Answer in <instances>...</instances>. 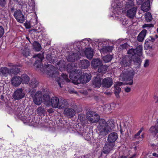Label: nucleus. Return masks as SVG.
<instances>
[{"mask_svg":"<svg viewBox=\"0 0 158 158\" xmlns=\"http://www.w3.org/2000/svg\"><path fill=\"white\" fill-rule=\"evenodd\" d=\"M33 58H36V61L35 63L34 66L36 68H40L42 72L45 71L47 74L51 77H55L58 75V73L56 68L54 66L47 64L43 67L42 64V61L44 58L43 54H39L34 55Z\"/></svg>","mask_w":158,"mask_h":158,"instance_id":"obj_1","label":"nucleus"},{"mask_svg":"<svg viewBox=\"0 0 158 158\" xmlns=\"http://www.w3.org/2000/svg\"><path fill=\"white\" fill-rule=\"evenodd\" d=\"M85 55L88 59H91L93 56V51L92 49L89 48L86 49L84 51L79 52L78 53H73L72 55H69L67 57V60L69 62L75 61L80 58V56Z\"/></svg>","mask_w":158,"mask_h":158,"instance_id":"obj_2","label":"nucleus"},{"mask_svg":"<svg viewBox=\"0 0 158 158\" xmlns=\"http://www.w3.org/2000/svg\"><path fill=\"white\" fill-rule=\"evenodd\" d=\"M59 101L58 98L56 97H52L51 98L48 94H44L43 95V102L48 107L52 106L53 108H57Z\"/></svg>","mask_w":158,"mask_h":158,"instance_id":"obj_3","label":"nucleus"},{"mask_svg":"<svg viewBox=\"0 0 158 158\" xmlns=\"http://www.w3.org/2000/svg\"><path fill=\"white\" fill-rule=\"evenodd\" d=\"M77 64L75 63H72L68 64L67 66V71L69 73V77L72 80L76 75L79 76L82 74L81 70H77Z\"/></svg>","mask_w":158,"mask_h":158,"instance_id":"obj_4","label":"nucleus"},{"mask_svg":"<svg viewBox=\"0 0 158 158\" xmlns=\"http://www.w3.org/2000/svg\"><path fill=\"white\" fill-rule=\"evenodd\" d=\"M135 74L134 71L132 70L123 71L121 74L119 80L121 81H129L126 83L127 85H131L133 84V79Z\"/></svg>","mask_w":158,"mask_h":158,"instance_id":"obj_5","label":"nucleus"},{"mask_svg":"<svg viewBox=\"0 0 158 158\" xmlns=\"http://www.w3.org/2000/svg\"><path fill=\"white\" fill-rule=\"evenodd\" d=\"M81 74L79 76L76 75L72 80L73 83L75 84L81 83H86L89 82L91 78V75L87 73H84L82 76Z\"/></svg>","mask_w":158,"mask_h":158,"instance_id":"obj_6","label":"nucleus"},{"mask_svg":"<svg viewBox=\"0 0 158 158\" xmlns=\"http://www.w3.org/2000/svg\"><path fill=\"white\" fill-rule=\"evenodd\" d=\"M97 127L99 131L100 135H105L109 132L108 124L106 121L103 119H99Z\"/></svg>","mask_w":158,"mask_h":158,"instance_id":"obj_7","label":"nucleus"},{"mask_svg":"<svg viewBox=\"0 0 158 158\" xmlns=\"http://www.w3.org/2000/svg\"><path fill=\"white\" fill-rule=\"evenodd\" d=\"M134 3L133 2H128L127 6L128 8H131L127 11V15L129 18L133 19L135 16L137 8L136 6H134Z\"/></svg>","mask_w":158,"mask_h":158,"instance_id":"obj_8","label":"nucleus"},{"mask_svg":"<svg viewBox=\"0 0 158 158\" xmlns=\"http://www.w3.org/2000/svg\"><path fill=\"white\" fill-rule=\"evenodd\" d=\"M116 139H107L106 143L103 147L102 152L105 154L109 153L114 146Z\"/></svg>","mask_w":158,"mask_h":158,"instance_id":"obj_9","label":"nucleus"},{"mask_svg":"<svg viewBox=\"0 0 158 158\" xmlns=\"http://www.w3.org/2000/svg\"><path fill=\"white\" fill-rule=\"evenodd\" d=\"M86 118L88 121L91 123H95L99 120V116L95 112L89 111L86 113Z\"/></svg>","mask_w":158,"mask_h":158,"instance_id":"obj_10","label":"nucleus"},{"mask_svg":"<svg viewBox=\"0 0 158 158\" xmlns=\"http://www.w3.org/2000/svg\"><path fill=\"white\" fill-rule=\"evenodd\" d=\"M77 109V107L75 108V110L69 108H66L64 110V114L69 117H73L75 114L76 112L78 113L81 111V109L79 110Z\"/></svg>","mask_w":158,"mask_h":158,"instance_id":"obj_11","label":"nucleus"},{"mask_svg":"<svg viewBox=\"0 0 158 158\" xmlns=\"http://www.w3.org/2000/svg\"><path fill=\"white\" fill-rule=\"evenodd\" d=\"M102 75L97 74V76L94 77L92 81V86L94 88H98L102 85L101 82V77Z\"/></svg>","mask_w":158,"mask_h":158,"instance_id":"obj_12","label":"nucleus"},{"mask_svg":"<svg viewBox=\"0 0 158 158\" xmlns=\"http://www.w3.org/2000/svg\"><path fill=\"white\" fill-rule=\"evenodd\" d=\"M25 94V93L22 89H19L14 92L13 96L15 100H19L23 98Z\"/></svg>","mask_w":158,"mask_h":158,"instance_id":"obj_13","label":"nucleus"},{"mask_svg":"<svg viewBox=\"0 0 158 158\" xmlns=\"http://www.w3.org/2000/svg\"><path fill=\"white\" fill-rule=\"evenodd\" d=\"M14 16L17 21L20 23H23L25 20L24 16L19 10H17L15 12Z\"/></svg>","mask_w":158,"mask_h":158,"instance_id":"obj_14","label":"nucleus"},{"mask_svg":"<svg viewBox=\"0 0 158 158\" xmlns=\"http://www.w3.org/2000/svg\"><path fill=\"white\" fill-rule=\"evenodd\" d=\"M43 100L41 91H38L36 93L33 98V102L37 105H40Z\"/></svg>","mask_w":158,"mask_h":158,"instance_id":"obj_15","label":"nucleus"},{"mask_svg":"<svg viewBox=\"0 0 158 158\" xmlns=\"http://www.w3.org/2000/svg\"><path fill=\"white\" fill-rule=\"evenodd\" d=\"M113 83V80L112 78L108 77L102 80V86L103 87L108 88L112 86Z\"/></svg>","mask_w":158,"mask_h":158,"instance_id":"obj_16","label":"nucleus"},{"mask_svg":"<svg viewBox=\"0 0 158 158\" xmlns=\"http://www.w3.org/2000/svg\"><path fill=\"white\" fill-rule=\"evenodd\" d=\"M56 81L58 82L59 85L60 87H62L61 84H63L65 82H69V79L68 78V76L64 73L61 74V77L60 78H57Z\"/></svg>","mask_w":158,"mask_h":158,"instance_id":"obj_17","label":"nucleus"},{"mask_svg":"<svg viewBox=\"0 0 158 158\" xmlns=\"http://www.w3.org/2000/svg\"><path fill=\"white\" fill-rule=\"evenodd\" d=\"M131 61V60L128 57L126 56L123 57L120 62V64L122 67H125L129 66L130 65Z\"/></svg>","mask_w":158,"mask_h":158,"instance_id":"obj_18","label":"nucleus"},{"mask_svg":"<svg viewBox=\"0 0 158 158\" xmlns=\"http://www.w3.org/2000/svg\"><path fill=\"white\" fill-rule=\"evenodd\" d=\"M9 66H12V67L10 69V75L12 76L13 75H17L20 71L19 69L15 65H12L9 64Z\"/></svg>","mask_w":158,"mask_h":158,"instance_id":"obj_19","label":"nucleus"},{"mask_svg":"<svg viewBox=\"0 0 158 158\" xmlns=\"http://www.w3.org/2000/svg\"><path fill=\"white\" fill-rule=\"evenodd\" d=\"M78 65L81 68L85 69L89 66L90 63L87 60H81Z\"/></svg>","mask_w":158,"mask_h":158,"instance_id":"obj_20","label":"nucleus"},{"mask_svg":"<svg viewBox=\"0 0 158 158\" xmlns=\"http://www.w3.org/2000/svg\"><path fill=\"white\" fill-rule=\"evenodd\" d=\"M12 84L16 86L19 85L21 83L20 77L16 76L12 78L11 79Z\"/></svg>","mask_w":158,"mask_h":158,"instance_id":"obj_21","label":"nucleus"},{"mask_svg":"<svg viewBox=\"0 0 158 158\" xmlns=\"http://www.w3.org/2000/svg\"><path fill=\"white\" fill-rule=\"evenodd\" d=\"M58 104L57 108L60 109H65L68 106V102L65 100L61 99L59 101Z\"/></svg>","mask_w":158,"mask_h":158,"instance_id":"obj_22","label":"nucleus"},{"mask_svg":"<svg viewBox=\"0 0 158 158\" xmlns=\"http://www.w3.org/2000/svg\"><path fill=\"white\" fill-rule=\"evenodd\" d=\"M113 47L110 46H105L100 49L101 53L105 54L111 52L113 49Z\"/></svg>","mask_w":158,"mask_h":158,"instance_id":"obj_23","label":"nucleus"},{"mask_svg":"<svg viewBox=\"0 0 158 158\" xmlns=\"http://www.w3.org/2000/svg\"><path fill=\"white\" fill-rule=\"evenodd\" d=\"M9 74L10 69L6 67H2L0 68V75H3L6 77Z\"/></svg>","mask_w":158,"mask_h":158,"instance_id":"obj_24","label":"nucleus"},{"mask_svg":"<svg viewBox=\"0 0 158 158\" xmlns=\"http://www.w3.org/2000/svg\"><path fill=\"white\" fill-rule=\"evenodd\" d=\"M150 3L149 0H147L143 3L141 6V10L145 12L148 11L150 9Z\"/></svg>","mask_w":158,"mask_h":158,"instance_id":"obj_25","label":"nucleus"},{"mask_svg":"<svg viewBox=\"0 0 158 158\" xmlns=\"http://www.w3.org/2000/svg\"><path fill=\"white\" fill-rule=\"evenodd\" d=\"M21 83L23 84H27L28 83L30 78L26 74H24L22 75L20 77Z\"/></svg>","mask_w":158,"mask_h":158,"instance_id":"obj_26","label":"nucleus"},{"mask_svg":"<svg viewBox=\"0 0 158 158\" xmlns=\"http://www.w3.org/2000/svg\"><path fill=\"white\" fill-rule=\"evenodd\" d=\"M147 31L146 30H143L139 34L137 37V40L139 42H142L144 40L146 36Z\"/></svg>","mask_w":158,"mask_h":158,"instance_id":"obj_27","label":"nucleus"},{"mask_svg":"<svg viewBox=\"0 0 158 158\" xmlns=\"http://www.w3.org/2000/svg\"><path fill=\"white\" fill-rule=\"evenodd\" d=\"M102 61L99 59H93L92 61V66L94 68H96L99 66L101 65Z\"/></svg>","mask_w":158,"mask_h":158,"instance_id":"obj_28","label":"nucleus"},{"mask_svg":"<svg viewBox=\"0 0 158 158\" xmlns=\"http://www.w3.org/2000/svg\"><path fill=\"white\" fill-rule=\"evenodd\" d=\"M56 68L61 71H62L65 69V64L64 62L60 60L57 63L56 65Z\"/></svg>","mask_w":158,"mask_h":158,"instance_id":"obj_29","label":"nucleus"},{"mask_svg":"<svg viewBox=\"0 0 158 158\" xmlns=\"http://www.w3.org/2000/svg\"><path fill=\"white\" fill-rule=\"evenodd\" d=\"M143 130L144 128L143 127H142L141 128L138 132L135 135V138H136L138 137H139V138H144L145 137L144 133H142L140 135L141 133Z\"/></svg>","mask_w":158,"mask_h":158,"instance_id":"obj_30","label":"nucleus"},{"mask_svg":"<svg viewBox=\"0 0 158 158\" xmlns=\"http://www.w3.org/2000/svg\"><path fill=\"white\" fill-rule=\"evenodd\" d=\"M149 131L152 135H155L158 133V127L157 126H152L149 129Z\"/></svg>","mask_w":158,"mask_h":158,"instance_id":"obj_31","label":"nucleus"},{"mask_svg":"<svg viewBox=\"0 0 158 158\" xmlns=\"http://www.w3.org/2000/svg\"><path fill=\"white\" fill-rule=\"evenodd\" d=\"M33 46L34 49L36 51H39L41 50V45L37 41H35L33 43Z\"/></svg>","mask_w":158,"mask_h":158,"instance_id":"obj_32","label":"nucleus"},{"mask_svg":"<svg viewBox=\"0 0 158 158\" xmlns=\"http://www.w3.org/2000/svg\"><path fill=\"white\" fill-rule=\"evenodd\" d=\"M135 49L136 55L139 56L142 55L143 47L142 45H139Z\"/></svg>","mask_w":158,"mask_h":158,"instance_id":"obj_33","label":"nucleus"},{"mask_svg":"<svg viewBox=\"0 0 158 158\" xmlns=\"http://www.w3.org/2000/svg\"><path fill=\"white\" fill-rule=\"evenodd\" d=\"M133 60L135 65L139 68L141 62L142 60L139 57H135L133 58Z\"/></svg>","mask_w":158,"mask_h":158,"instance_id":"obj_34","label":"nucleus"},{"mask_svg":"<svg viewBox=\"0 0 158 158\" xmlns=\"http://www.w3.org/2000/svg\"><path fill=\"white\" fill-rule=\"evenodd\" d=\"M108 66L101 65L98 69V72L99 73H106Z\"/></svg>","mask_w":158,"mask_h":158,"instance_id":"obj_35","label":"nucleus"},{"mask_svg":"<svg viewBox=\"0 0 158 158\" xmlns=\"http://www.w3.org/2000/svg\"><path fill=\"white\" fill-rule=\"evenodd\" d=\"M108 127L109 128V131L110 130H112L114 128V121L112 119L108 120L107 122Z\"/></svg>","mask_w":158,"mask_h":158,"instance_id":"obj_36","label":"nucleus"},{"mask_svg":"<svg viewBox=\"0 0 158 158\" xmlns=\"http://www.w3.org/2000/svg\"><path fill=\"white\" fill-rule=\"evenodd\" d=\"M38 84V82L35 79L31 80L29 83L30 86L32 88L36 87Z\"/></svg>","mask_w":158,"mask_h":158,"instance_id":"obj_37","label":"nucleus"},{"mask_svg":"<svg viewBox=\"0 0 158 158\" xmlns=\"http://www.w3.org/2000/svg\"><path fill=\"white\" fill-rule=\"evenodd\" d=\"M145 18L147 22H150L152 19V18L151 13L147 12L145 14Z\"/></svg>","mask_w":158,"mask_h":158,"instance_id":"obj_38","label":"nucleus"},{"mask_svg":"<svg viewBox=\"0 0 158 158\" xmlns=\"http://www.w3.org/2000/svg\"><path fill=\"white\" fill-rule=\"evenodd\" d=\"M112 56L110 55H107L103 57V60L106 63L109 62L112 59Z\"/></svg>","mask_w":158,"mask_h":158,"instance_id":"obj_39","label":"nucleus"},{"mask_svg":"<svg viewBox=\"0 0 158 158\" xmlns=\"http://www.w3.org/2000/svg\"><path fill=\"white\" fill-rule=\"evenodd\" d=\"M22 53L23 55L26 57L29 56L30 55L29 49L28 48H26L23 50Z\"/></svg>","mask_w":158,"mask_h":158,"instance_id":"obj_40","label":"nucleus"},{"mask_svg":"<svg viewBox=\"0 0 158 158\" xmlns=\"http://www.w3.org/2000/svg\"><path fill=\"white\" fill-rule=\"evenodd\" d=\"M118 135L115 132H112L110 134L108 138H118Z\"/></svg>","mask_w":158,"mask_h":158,"instance_id":"obj_41","label":"nucleus"},{"mask_svg":"<svg viewBox=\"0 0 158 158\" xmlns=\"http://www.w3.org/2000/svg\"><path fill=\"white\" fill-rule=\"evenodd\" d=\"M115 89L114 91V94L117 97H119V93L121 91V88L119 87H114Z\"/></svg>","mask_w":158,"mask_h":158,"instance_id":"obj_42","label":"nucleus"},{"mask_svg":"<svg viewBox=\"0 0 158 158\" xmlns=\"http://www.w3.org/2000/svg\"><path fill=\"white\" fill-rule=\"evenodd\" d=\"M38 113L39 115H41L44 113V108L42 107H39L37 110Z\"/></svg>","mask_w":158,"mask_h":158,"instance_id":"obj_43","label":"nucleus"},{"mask_svg":"<svg viewBox=\"0 0 158 158\" xmlns=\"http://www.w3.org/2000/svg\"><path fill=\"white\" fill-rule=\"evenodd\" d=\"M128 54L131 55L133 56L135 55H136L135 49L133 48L130 49L127 52Z\"/></svg>","mask_w":158,"mask_h":158,"instance_id":"obj_44","label":"nucleus"},{"mask_svg":"<svg viewBox=\"0 0 158 158\" xmlns=\"http://www.w3.org/2000/svg\"><path fill=\"white\" fill-rule=\"evenodd\" d=\"M49 56H50V58L49 57L48 59V60L49 61H51L53 63L56 61V59L55 57L54 56H53L52 55L48 54V57H49Z\"/></svg>","mask_w":158,"mask_h":158,"instance_id":"obj_45","label":"nucleus"},{"mask_svg":"<svg viewBox=\"0 0 158 158\" xmlns=\"http://www.w3.org/2000/svg\"><path fill=\"white\" fill-rule=\"evenodd\" d=\"M28 4L29 6L31 7L32 9H33L35 6V2L33 0H31L28 1Z\"/></svg>","mask_w":158,"mask_h":158,"instance_id":"obj_46","label":"nucleus"},{"mask_svg":"<svg viewBox=\"0 0 158 158\" xmlns=\"http://www.w3.org/2000/svg\"><path fill=\"white\" fill-rule=\"evenodd\" d=\"M127 130V127L125 124H124L123 126V127H121L120 126V131L121 134H123V133L125 131V130Z\"/></svg>","mask_w":158,"mask_h":158,"instance_id":"obj_47","label":"nucleus"},{"mask_svg":"<svg viewBox=\"0 0 158 158\" xmlns=\"http://www.w3.org/2000/svg\"><path fill=\"white\" fill-rule=\"evenodd\" d=\"M6 4V0H0V6L3 8Z\"/></svg>","mask_w":158,"mask_h":158,"instance_id":"obj_48","label":"nucleus"},{"mask_svg":"<svg viewBox=\"0 0 158 158\" xmlns=\"http://www.w3.org/2000/svg\"><path fill=\"white\" fill-rule=\"evenodd\" d=\"M4 33V30L3 27L0 26V38L3 35Z\"/></svg>","mask_w":158,"mask_h":158,"instance_id":"obj_49","label":"nucleus"},{"mask_svg":"<svg viewBox=\"0 0 158 158\" xmlns=\"http://www.w3.org/2000/svg\"><path fill=\"white\" fill-rule=\"evenodd\" d=\"M154 26V25L153 24H145L143 26V28H149L151 27H153Z\"/></svg>","mask_w":158,"mask_h":158,"instance_id":"obj_50","label":"nucleus"},{"mask_svg":"<svg viewBox=\"0 0 158 158\" xmlns=\"http://www.w3.org/2000/svg\"><path fill=\"white\" fill-rule=\"evenodd\" d=\"M149 65V61L148 60H145V63L144 64L143 66L144 67H147Z\"/></svg>","mask_w":158,"mask_h":158,"instance_id":"obj_51","label":"nucleus"},{"mask_svg":"<svg viewBox=\"0 0 158 158\" xmlns=\"http://www.w3.org/2000/svg\"><path fill=\"white\" fill-rule=\"evenodd\" d=\"M123 84V83L121 82H117L114 85V87H119Z\"/></svg>","mask_w":158,"mask_h":158,"instance_id":"obj_52","label":"nucleus"},{"mask_svg":"<svg viewBox=\"0 0 158 158\" xmlns=\"http://www.w3.org/2000/svg\"><path fill=\"white\" fill-rule=\"evenodd\" d=\"M131 89L130 88L128 87L125 88V90L126 92L128 93L131 91Z\"/></svg>","mask_w":158,"mask_h":158,"instance_id":"obj_53","label":"nucleus"},{"mask_svg":"<svg viewBox=\"0 0 158 158\" xmlns=\"http://www.w3.org/2000/svg\"><path fill=\"white\" fill-rule=\"evenodd\" d=\"M105 94L107 95H110L111 94V93L110 92L106 91L105 92Z\"/></svg>","mask_w":158,"mask_h":158,"instance_id":"obj_54","label":"nucleus"},{"mask_svg":"<svg viewBox=\"0 0 158 158\" xmlns=\"http://www.w3.org/2000/svg\"><path fill=\"white\" fill-rule=\"evenodd\" d=\"M155 99L156 100V103L158 102V97L157 96H154Z\"/></svg>","mask_w":158,"mask_h":158,"instance_id":"obj_55","label":"nucleus"},{"mask_svg":"<svg viewBox=\"0 0 158 158\" xmlns=\"http://www.w3.org/2000/svg\"><path fill=\"white\" fill-rule=\"evenodd\" d=\"M152 155L153 156H156V157H158V154H157V153H153Z\"/></svg>","mask_w":158,"mask_h":158,"instance_id":"obj_56","label":"nucleus"},{"mask_svg":"<svg viewBox=\"0 0 158 158\" xmlns=\"http://www.w3.org/2000/svg\"><path fill=\"white\" fill-rule=\"evenodd\" d=\"M119 158H126V156H121L119 157Z\"/></svg>","mask_w":158,"mask_h":158,"instance_id":"obj_57","label":"nucleus"},{"mask_svg":"<svg viewBox=\"0 0 158 158\" xmlns=\"http://www.w3.org/2000/svg\"><path fill=\"white\" fill-rule=\"evenodd\" d=\"M151 38V40H152V42H153L154 40H155V39H154V38H152V37H150Z\"/></svg>","mask_w":158,"mask_h":158,"instance_id":"obj_58","label":"nucleus"},{"mask_svg":"<svg viewBox=\"0 0 158 158\" xmlns=\"http://www.w3.org/2000/svg\"><path fill=\"white\" fill-rule=\"evenodd\" d=\"M26 39L29 40V41L30 43H31L30 41V39L28 37H26Z\"/></svg>","mask_w":158,"mask_h":158,"instance_id":"obj_59","label":"nucleus"},{"mask_svg":"<svg viewBox=\"0 0 158 158\" xmlns=\"http://www.w3.org/2000/svg\"><path fill=\"white\" fill-rule=\"evenodd\" d=\"M52 109L49 110H48V111L49 112L50 111V112H52Z\"/></svg>","mask_w":158,"mask_h":158,"instance_id":"obj_60","label":"nucleus"},{"mask_svg":"<svg viewBox=\"0 0 158 158\" xmlns=\"http://www.w3.org/2000/svg\"><path fill=\"white\" fill-rule=\"evenodd\" d=\"M30 26H28L27 27H26L27 28H30Z\"/></svg>","mask_w":158,"mask_h":158,"instance_id":"obj_61","label":"nucleus"},{"mask_svg":"<svg viewBox=\"0 0 158 158\" xmlns=\"http://www.w3.org/2000/svg\"><path fill=\"white\" fill-rule=\"evenodd\" d=\"M157 126H158V118L157 119Z\"/></svg>","mask_w":158,"mask_h":158,"instance_id":"obj_62","label":"nucleus"},{"mask_svg":"<svg viewBox=\"0 0 158 158\" xmlns=\"http://www.w3.org/2000/svg\"><path fill=\"white\" fill-rule=\"evenodd\" d=\"M156 31H157V32L158 33V28L157 29Z\"/></svg>","mask_w":158,"mask_h":158,"instance_id":"obj_63","label":"nucleus"},{"mask_svg":"<svg viewBox=\"0 0 158 158\" xmlns=\"http://www.w3.org/2000/svg\"><path fill=\"white\" fill-rule=\"evenodd\" d=\"M11 11H13L14 10V9L13 8H11Z\"/></svg>","mask_w":158,"mask_h":158,"instance_id":"obj_64","label":"nucleus"}]
</instances>
